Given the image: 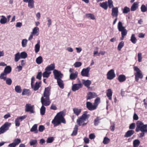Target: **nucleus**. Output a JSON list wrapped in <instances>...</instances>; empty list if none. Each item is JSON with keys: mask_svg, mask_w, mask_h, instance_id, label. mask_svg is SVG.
I'll list each match as a JSON object with an SVG mask.
<instances>
[{"mask_svg": "<svg viewBox=\"0 0 147 147\" xmlns=\"http://www.w3.org/2000/svg\"><path fill=\"white\" fill-rule=\"evenodd\" d=\"M63 112H60L57 114L54 119L52 121V123L54 125V127L57 126L61 123L64 124L66 123L65 119L63 117Z\"/></svg>", "mask_w": 147, "mask_h": 147, "instance_id": "1", "label": "nucleus"}, {"mask_svg": "<svg viewBox=\"0 0 147 147\" xmlns=\"http://www.w3.org/2000/svg\"><path fill=\"white\" fill-rule=\"evenodd\" d=\"M87 111H85L82 116L77 120V123L79 126H84L87 123H85V122L90 116V115L87 114Z\"/></svg>", "mask_w": 147, "mask_h": 147, "instance_id": "2", "label": "nucleus"}, {"mask_svg": "<svg viewBox=\"0 0 147 147\" xmlns=\"http://www.w3.org/2000/svg\"><path fill=\"white\" fill-rule=\"evenodd\" d=\"M139 131L142 132H147L146 124L144 125L141 121H138L136 123V132H138Z\"/></svg>", "mask_w": 147, "mask_h": 147, "instance_id": "3", "label": "nucleus"}, {"mask_svg": "<svg viewBox=\"0 0 147 147\" xmlns=\"http://www.w3.org/2000/svg\"><path fill=\"white\" fill-rule=\"evenodd\" d=\"M117 28L119 31L121 32V40L123 39L124 37L127 34V30L125 29V27L123 26V24L120 21H119L117 25Z\"/></svg>", "mask_w": 147, "mask_h": 147, "instance_id": "4", "label": "nucleus"}, {"mask_svg": "<svg viewBox=\"0 0 147 147\" xmlns=\"http://www.w3.org/2000/svg\"><path fill=\"white\" fill-rule=\"evenodd\" d=\"M11 124L10 123L8 122H5L0 128V134L5 133L6 131L8 130Z\"/></svg>", "mask_w": 147, "mask_h": 147, "instance_id": "5", "label": "nucleus"}, {"mask_svg": "<svg viewBox=\"0 0 147 147\" xmlns=\"http://www.w3.org/2000/svg\"><path fill=\"white\" fill-rule=\"evenodd\" d=\"M41 102L42 105L46 106L49 105L51 103L49 100V97L43 96L41 98Z\"/></svg>", "mask_w": 147, "mask_h": 147, "instance_id": "6", "label": "nucleus"}, {"mask_svg": "<svg viewBox=\"0 0 147 147\" xmlns=\"http://www.w3.org/2000/svg\"><path fill=\"white\" fill-rule=\"evenodd\" d=\"M26 117V115H25L18 117L16 118L15 121V123L16 126L19 127L20 125V122L25 119Z\"/></svg>", "mask_w": 147, "mask_h": 147, "instance_id": "7", "label": "nucleus"}, {"mask_svg": "<svg viewBox=\"0 0 147 147\" xmlns=\"http://www.w3.org/2000/svg\"><path fill=\"white\" fill-rule=\"evenodd\" d=\"M134 70L136 71L134 73L135 77H139L140 78L142 79L143 77V75L140 69L137 66L134 67Z\"/></svg>", "mask_w": 147, "mask_h": 147, "instance_id": "8", "label": "nucleus"}, {"mask_svg": "<svg viewBox=\"0 0 147 147\" xmlns=\"http://www.w3.org/2000/svg\"><path fill=\"white\" fill-rule=\"evenodd\" d=\"M90 69V68L87 67L86 68H84L82 70L81 74L83 76L88 77L89 76V71Z\"/></svg>", "mask_w": 147, "mask_h": 147, "instance_id": "9", "label": "nucleus"}, {"mask_svg": "<svg viewBox=\"0 0 147 147\" xmlns=\"http://www.w3.org/2000/svg\"><path fill=\"white\" fill-rule=\"evenodd\" d=\"M83 86V84L80 82L78 84H73L71 89L72 90L75 92L78 90L79 89L82 88Z\"/></svg>", "mask_w": 147, "mask_h": 147, "instance_id": "10", "label": "nucleus"}, {"mask_svg": "<svg viewBox=\"0 0 147 147\" xmlns=\"http://www.w3.org/2000/svg\"><path fill=\"white\" fill-rule=\"evenodd\" d=\"M53 74L55 78L57 80L61 79L63 76V74L61 73L60 71L56 69L54 70Z\"/></svg>", "mask_w": 147, "mask_h": 147, "instance_id": "11", "label": "nucleus"}, {"mask_svg": "<svg viewBox=\"0 0 147 147\" xmlns=\"http://www.w3.org/2000/svg\"><path fill=\"white\" fill-rule=\"evenodd\" d=\"M34 106L30 104H26L25 106V111L26 112H29L30 113H34Z\"/></svg>", "mask_w": 147, "mask_h": 147, "instance_id": "12", "label": "nucleus"}, {"mask_svg": "<svg viewBox=\"0 0 147 147\" xmlns=\"http://www.w3.org/2000/svg\"><path fill=\"white\" fill-rule=\"evenodd\" d=\"M24 2L28 3V7L30 9L34 8V0H23Z\"/></svg>", "mask_w": 147, "mask_h": 147, "instance_id": "13", "label": "nucleus"}, {"mask_svg": "<svg viewBox=\"0 0 147 147\" xmlns=\"http://www.w3.org/2000/svg\"><path fill=\"white\" fill-rule=\"evenodd\" d=\"M107 78L109 80H112L115 77V74L113 69L109 71L107 74Z\"/></svg>", "mask_w": 147, "mask_h": 147, "instance_id": "14", "label": "nucleus"}, {"mask_svg": "<svg viewBox=\"0 0 147 147\" xmlns=\"http://www.w3.org/2000/svg\"><path fill=\"white\" fill-rule=\"evenodd\" d=\"M41 82H36L34 84H32V88L35 91L37 90L41 86Z\"/></svg>", "mask_w": 147, "mask_h": 147, "instance_id": "15", "label": "nucleus"}, {"mask_svg": "<svg viewBox=\"0 0 147 147\" xmlns=\"http://www.w3.org/2000/svg\"><path fill=\"white\" fill-rule=\"evenodd\" d=\"M118 9L117 7H113L112 8L111 15L113 17L117 18L118 16Z\"/></svg>", "mask_w": 147, "mask_h": 147, "instance_id": "16", "label": "nucleus"}, {"mask_svg": "<svg viewBox=\"0 0 147 147\" xmlns=\"http://www.w3.org/2000/svg\"><path fill=\"white\" fill-rule=\"evenodd\" d=\"M86 105L87 108L90 111L94 110L96 108L94 105H93L92 103L89 102H86Z\"/></svg>", "mask_w": 147, "mask_h": 147, "instance_id": "17", "label": "nucleus"}, {"mask_svg": "<svg viewBox=\"0 0 147 147\" xmlns=\"http://www.w3.org/2000/svg\"><path fill=\"white\" fill-rule=\"evenodd\" d=\"M82 82L84 86L88 88H90V86L92 83L90 80H82Z\"/></svg>", "mask_w": 147, "mask_h": 147, "instance_id": "18", "label": "nucleus"}, {"mask_svg": "<svg viewBox=\"0 0 147 147\" xmlns=\"http://www.w3.org/2000/svg\"><path fill=\"white\" fill-rule=\"evenodd\" d=\"M97 96V94L94 92H90L87 95V99L89 100L94 98Z\"/></svg>", "mask_w": 147, "mask_h": 147, "instance_id": "19", "label": "nucleus"}, {"mask_svg": "<svg viewBox=\"0 0 147 147\" xmlns=\"http://www.w3.org/2000/svg\"><path fill=\"white\" fill-rule=\"evenodd\" d=\"M50 89L48 87L45 88L43 94V96L49 97L50 95Z\"/></svg>", "mask_w": 147, "mask_h": 147, "instance_id": "20", "label": "nucleus"}, {"mask_svg": "<svg viewBox=\"0 0 147 147\" xmlns=\"http://www.w3.org/2000/svg\"><path fill=\"white\" fill-rule=\"evenodd\" d=\"M78 72L75 71L74 73H71L69 76V78L71 80H74L78 76Z\"/></svg>", "mask_w": 147, "mask_h": 147, "instance_id": "21", "label": "nucleus"}, {"mask_svg": "<svg viewBox=\"0 0 147 147\" xmlns=\"http://www.w3.org/2000/svg\"><path fill=\"white\" fill-rule=\"evenodd\" d=\"M37 43L35 46V51L36 53H38L40 50V41L38 40L37 41Z\"/></svg>", "mask_w": 147, "mask_h": 147, "instance_id": "22", "label": "nucleus"}, {"mask_svg": "<svg viewBox=\"0 0 147 147\" xmlns=\"http://www.w3.org/2000/svg\"><path fill=\"white\" fill-rule=\"evenodd\" d=\"M138 7V3L137 2H135L132 4L131 7V11H134L136 10Z\"/></svg>", "mask_w": 147, "mask_h": 147, "instance_id": "23", "label": "nucleus"}, {"mask_svg": "<svg viewBox=\"0 0 147 147\" xmlns=\"http://www.w3.org/2000/svg\"><path fill=\"white\" fill-rule=\"evenodd\" d=\"M55 64L54 63H52L47 66L45 68L47 70L50 71L55 70Z\"/></svg>", "mask_w": 147, "mask_h": 147, "instance_id": "24", "label": "nucleus"}, {"mask_svg": "<svg viewBox=\"0 0 147 147\" xmlns=\"http://www.w3.org/2000/svg\"><path fill=\"white\" fill-rule=\"evenodd\" d=\"M112 92L110 89H108L107 92V96L110 100H112Z\"/></svg>", "mask_w": 147, "mask_h": 147, "instance_id": "25", "label": "nucleus"}, {"mask_svg": "<svg viewBox=\"0 0 147 147\" xmlns=\"http://www.w3.org/2000/svg\"><path fill=\"white\" fill-rule=\"evenodd\" d=\"M134 131L133 130H130L127 131L124 135L125 137H129L134 134Z\"/></svg>", "mask_w": 147, "mask_h": 147, "instance_id": "26", "label": "nucleus"}, {"mask_svg": "<svg viewBox=\"0 0 147 147\" xmlns=\"http://www.w3.org/2000/svg\"><path fill=\"white\" fill-rule=\"evenodd\" d=\"M57 82L58 86L61 89L64 88V84L63 81L61 79H58L57 80Z\"/></svg>", "mask_w": 147, "mask_h": 147, "instance_id": "27", "label": "nucleus"}, {"mask_svg": "<svg viewBox=\"0 0 147 147\" xmlns=\"http://www.w3.org/2000/svg\"><path fill=\"white\" fill-rule=\"evenodd\" d=\"M2 18L0 20V23L2 24H4L6 23L7 22V18L4 16H1Z\"/></svg>", "mask_w": 147, "mask_h": 147, "instance_id": "28", "label": "nucleus"}, {"mask_svg": "<svg viewBox=\"0 0 147 147\" xmlns=\"http://www.w3.org/2000/svg\"><path fill=\"white\" fill-rule=\"evenodd\" d=\"M118 80L121 82H123L126 80L125 76L123 75H120L118 77Z\"/></svg>", "mask_w": 147, "mask_h": 147, "instance_id": "29", "label": "nucleus"}, {"mask_svg": "<svg viewBox=\"0 0 147 147\" xmlns=\"http://www.w3.org/2000/svg\"><path fill=\"white\" fill-rule=\"evenodd\" d=\"M51 73L50 71H48L45 69V71L42 74L43 77L48 78Z\"/></svg>", "mask_w": 147, "mask_h": 147, "instance_id": "30", "label": "nucleus"}, {"mask_svg": "<svg viewBox=\"0 0 147 147\" xmlns=\"http://www.w3.org/2000/svg\"><path fill=\"white\" fill-rule=\"evenodd\" d=\"M39 30V28L37 27H34L32 30L31 33L34 35H38V31Z\"/></svg>", "mask_w": 147, "mask_h": 147, "instance_id": "31", "label": "nucleus"}, {"mask_svg": "<svg viewBox=\"0 0 147 147\" xmlns=\"http://www.w3.org/2000/svg\"><path fill=\"white\" fill-rule=\"evenodd\" d=\"M74 113L77 116H78L81 112V109H80L74 108L73 109Z\"/></svg>", "mask_w": 147, "mask_h": 147, "instance_id": "32", "label": "nucleus"}, {"mask_svg": "<svg viewBox=\"0 0 147 147\" xmlns=\"http://www.w3.org/2000/svg\"><path fill=\"white\" fill-rule=\"evenodd\" d=\"M20 58L21 57L20 53L19 52H18L15 55L14 61L15 62H18Z\"/></svg>", "mask_w": 147, "mask_h": 147, "instance_id": "33", "label": "nucleus"}, {"mask_svg": "<svg viewBox=\"0 0 147 147\" xmlns=\"http://www.w3.org/2000/svg\"><path fill=\"white\" fill-rule=\"evenodd\" d=\"M100 5L101 7L105 9L106 10L107 9L108 5L107 2H105L102 3H100Z\"/></svg>", "mask_w": 147, "mask_h": 147, "instance_id": "34", "label": "nucleus"}, {"mask_svg": "<svg viewBox=\"0 0 147 147\" xmlns=\"http://www.w3.org/2000/svg\"><path fill=\"white\" fill-rule=\"evenodd\" d=\"M78 129V127L77 125H76L74 129V130L73 131L72 133L71 134V136H74L76 135L77 133Z\"/></svg>", "mask_w": 147, "mask_h": 147, "instance_id": "35", "label": "nucleus"}, {"mask_svg": "<svg viewBox=\"0 0 147 147\" xmlns=\"http://www.w3.org/2000/svg\"><path fill=\"white\" fill-rule=\"evenodd\" d=\"M140 144V142L138 140H135L133 142V147H138Z\"/></svg>", "mask_w": 147, "mask_h": 147, "instance_id": "36", "label": "nucleus"}, {"mask_svg": "<svg viewBox=\"0 0 147 147\" xmlns=\"http://www.w3.org/2000/svg\"><path fill=\"white\" fill-rule=\"evenodd\" d=\"M36 61L37 64H40L43 62L42 57L41 56L38 57L36 59Z\"/></svg>", "mask_w": 147, "mask_h": 147, "instance_id": "37", "label": "nucleus"}, {"mask_svg": "<svg viewBox=\"0 0 147 147\" xmlns=\"http://www.w3.org/2000/svg\"><path fill=\"white\" fill-rule=\"evenodd\" d=\"M11 69L9 66H7L5 68L4 72L7 74L9 73L11 71Z\"/></svg>", "mask_w": 147, "mask_h": 147, "instance_id": "38", "label": "nucleus"}, {"mask_svg": "<svg viewBox=\"0 0 147 147\" xmlns=\"http://www.w3.org/2000/svg\"><path fill=\"white\" fill-rule=\"evenodd\" d=\"M130 40L133 44H135L137 41V40L135 37V35L134 34H132L131 38Z\"/></svg>", "mask_w": 147, "mask_h": 147, "instance_id": "39", "label": "nucleus"}, {"mask_svg": "<svg viewBox=\"0 0 147 147\" xmlns=\"http://www.w3.org/2000/svg\"><path fill=\"white\" fill-rule=\"evenodd\" d=\"M15 90L16 92L19 93H21L22 90L21 86L19 85H17L15 86Z\"/></svg>", "mask_w": 147, "mask_h": 147, "instance_id": "40", "label": "nucleus"}, {"mask_svg": "<svg viewBox=\"0 0 147 147\" xmlns=\"http://www.w3.org/2000/svg\"><path fill=\"white\" fill-rule=\"evenodd\" d=\"M22 94V95H26L29 96L30 95V92L29 90L24 89L23 90Z\"/></svg>", "mask_w": 147, "mask_h": 147, "instance_id": "41", "label": "nucleus"}, {"mask_svg": "<svg viewBox=\"0 0 147 147\" xmlns=\"http://www.w3.org/2000/svg\"><path fill=\"white\" fill-rule=\"evenodd\" d=\"M37 124H34L30 130L31 132L35 131V133L38 132L37 130Z\"/></svg>", "mask_w": 147, "mask_h": 147, "instance_id": "42", "label": "nucleus"}, {"mask_svg": "<svg viewBox=\"0 0 147 147\" xmlns=\"http://www.w3.org/2000/svg\"><path fill=\"white\" fill-rule=\"evenodd\" d=\"M46 111V108L44 106L42 105L40 109V114L43 115H45Z\"/></svg>", "mask_w": 147, "mask_h": 147, "instance_id": "43", "label": "nucleus"}, {"mask_svg": "<svg viewBox=\"0 0 147 147\" xmlns=\"http://www.w3.org/2000/svg\"><path fill=\"white\" fill-rule=\"evenodd\" d=\"M87 18H90V19L94 20L95 19V18L94 15L91 13L86 14V15Z\"/></svg>", "mask_w": 147, "mask_h": 147, "instance_id": "44", "label": "nucleus"}, {"mask_svg": "<svg viewBox=\"0 0 147 147\" xmlns=\"http://www.w3.org/2000/svg\"><path fill=\"white\" fill-rule=\"evenodd\" d=\"M7 74L4 72L1 74L0 75V79H3L4 80H6Z\"/></svg>", "mask_w": 147, "mask_h": 147, "instance_id": "45", "label": "nucleus"}, {"mask_svg": "<svg viewBox=\"0 0 147 147\" xmlns=\"http://www.w3.org/2000/svg\"><path fill=\"white\" fill-rule=\"evenodd\" d=\"M110 141V139L107 137H105L104 138L102 142L104 144H108Z\"/></svg>", "mask_w": 147, "mask_h": 147, "instance_id": "46", "label": "nucleus"}, {"mask_svg": "<svg viewBox=\"0 0 147 147\" xmlns=\"http://www.w3.org/2000/svg\"><path fill=\"white\" fill-rule=\"evenodd\" d=\"M21 142V139L18 138L14 139L13 142L16 146L18 145Z\"/></svg>", "mask_w": 147, "mask_h": 147, "instance_id": "47", "label": "nucleus"}, {"mask_svg": "<svg viewBox=\"0 0 147 147\" xmlns=\"http://www.w3.org/2000/svg\"><path fill=\"white\" fill-rule=\"evenodd\" d=\"M30 145L31 146L36 145L37 143V140L36 139L31 140L30 142Z\"/></svg>", "mask_w": 147, "mask_h": 147, "instance_id": "48", "label": "nucleus"}, {"mask_svg": "<svg viewBox=\"0 0 147 147\" xmlns=\"http://www.w3.org/2000/svg\"><path fill=\"white\" fill-rule=\"evenodd\" d=\"M124 45V42L123 41H121L119 43V44L117 49L119 51H120L121 49V48L123 47Z\"/></svg>", "mask_w": 147, "mask_h": 147, "instance_id": "49", "label": "nucleus"}, {"mask_svg": "<svg viewBox=\"0 0 147 147\" xmlns=\"http://www.w3.org/2000/svg\"><path fill=\"white\" fill-rule=\"evenodd\" d=\"M110 124L111 126L110 129L112 131H113L115 130V123L114 122L111 121Z\"/></svg>", "mask_w": 147, "mask_h": 147, "instance_id": "50", "label": "nucleus"}, {"mask_svg": "<svg viewBox=\"0 0 147 147\" xmlns=\"http://www.w3.org/2000/svg\"><path fill=\"white\" fill-rule=\"evenodd\" d=\"M100 99L99 97H97L95 100L94 103V105L96 106V107H97L99 103L100 102Z\"/></svg>", "mask_w": 147, "mask_h": 147, "instance_id": "51", "label": "nucleus"}, {"mask_svg": "<svg viewBox=\"0 0 147 147\" xmlns=\"http://www.w3.org/2000/svg\"><path fill=\"white\" fill-rule=\"evenodd\" d=\"M20 56L22 59H25L27 56V54L25 52H23L20 53Z\"/></svg>", "mask_w": 147, "mask_h": 147, "instance_id": "52", "label": "nucleus"}, {"mask_svg": "<svg viewBox=\"0 0 147 147\" xmlns=\"http://www.w3.org/2000/svg\"><path fill=\"white\" fill-rule=\"evenodd\" d=\"M108 3L109 7L110 8L114 7V6L113 4V2L112 0H108Z\"/></svg>", "mask_w": 147, "mask_h": 147, "instance_id": "53", "label": "nucleus"}, {"mask_svg": "<svg viewBox=\"0 0 147 147\" xmlns=\"http://www.w3.org/2000/svg\"><path fill=\"white\" fill-rule=\"evenodd\" d=\"M27 43V40L26 39H23L22 42V46L23 47L26 46Z\"/></svg>", "mask_w": 147, "mask_h": 147, "instance_id": "54", "label": "nucleus"}, {"mask_svg": "<svg viewBox=\"0 0 147 147\" xmlns=\"http://www.w3.org/2000/svg\"><path fill=\"white\" fill-rule=\"evenodd\" d=\"M130 11V9L129 8L126 6L125 7L123 11V12L124 13H127Z\"/></svg>", "mask_w": 147, "mask_h": 147, "instance_id": "55", "label": "nucleus"}, {"mask_svg": "<svg viewBox=\"0 0 147 147\" xmlns=\"http://www.w3.org/2000/svg\"><path fill=\"white\" fill-rule=\"evenodd\" d=\"M6 83L8 85H10L11 84L12 81L11 80L10 78H7L6 79Z\"/></svg>", "mask_w": 147, "mask_h": 147, "instance_id": "56", "label": "nucleus"}, {"mask_svg": "<svg viewBox=\"0 0 147 147\" xmlns=\"http://www.w3.org/2000/svg\"><path fill=\"white\" fill-rule=\"evenodd\" d=\"M138 61L139 62H141L142 59V54L141 53H138Z\"/></svg>", "mask_w": 147, "mask_h": 147, "instance_id": "57", "label": "nucleus"}, {"mask_svg": "<svg viewBox=\"0 0 147 147\" xmlns=\"http://www.w3.org/2000/svg\"><path fill=\"white\" fill-rule=\"evenodd\" d=\"M82 64V63L81 62H77L74 63V65L75 67H78L81 66Z\"/></svg>", "mask_w": 147, "mask_h": 147, "instance_id": "58", "label": "nucleus"}, {"mask_svg": "<svg viewBox=\"0 0 147 147\" xmlns=\"http://www.w3.org/2000/svg\"><path fill=\"white\" fill-rule=\"evenodd\" d=\"M100 119L98 117H97L94 121V125L95 126L97 125L99 123V121Z\"/></svg>", "mask_w": 147, "mask_h": 147, "instance_id": "59", "label": "nucleus"}, {"mask_svg": "<svg viewBox=\"0 0 147 147\" xmlns=\"http://www.w3.org/2000/svg\"><path fill=\"white\" fill-rule=\"evenodd\" d=\"M54 139V138L53 137L48 138L47 140V143H52Z\"/></svg>", "mask_w": 147, "mask_h": 147, "instance_id": "60", "label": "nucleus"}, {"mask_svg": "<svg viewBox=\"0 0 147 147\" xmlns=\"http://www.w3.org/2000/svg\"><path fill=\"white\" fill-rule=\"evenodd\" d=\"M45 129V127L42 125H40L38 127V130L40 132H42Z\"/></svg>", "mask_w": 147, "mask_h": 147, "instance_id": "61", "label": "nucleus"}, {"mask_svg": "<svg viewBox=\"0 0 147 147\" xmlns=\"http://www.w3.org/2000/svg\"><path fill=\"white\" fill-rule=\"evenodd\" d=\"M136 127L135 124L133 123L131 124L129 126V129H134Z\"/></svg>", "mask_w": 147, "mask_h": 147, "instance_id": "62", "label": "nucleus"}, {"mask_svg": "<svg viewBox=\"0 0 147 147\" xmlns=\"http://www.w3.org/2000/svg\"><path fill=\"white\" fill-rule=\"evenodd\" d=\"M42 73L41 72H38L37 74V75L36 76V78L39 80H40L41 79V77L42 76Z\"/></svg>", "mask_w": 147, "mask_h": 147, "instance_id": "63", "label": "nucleus"}, {"mask_svg": "<svg viewBox=\"0 0 147 147\" xmlns=\"http://www.w3.org/2000/svg\"><path fill=\"white\" fill-rule=\"evenodd\" d=\"M47 19H48V23L47 25L49 27H50V26L52 24V21L51 19L49 18H47Z\"/></svg>", "mask_w": 147, "mask_h": 147, "instance_id": "64", "label": "nucleus"}]
</instances>
